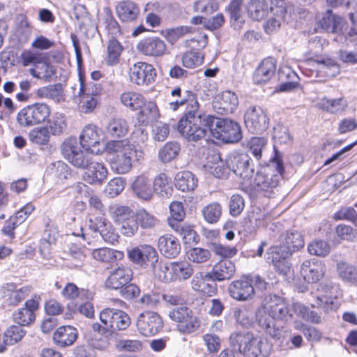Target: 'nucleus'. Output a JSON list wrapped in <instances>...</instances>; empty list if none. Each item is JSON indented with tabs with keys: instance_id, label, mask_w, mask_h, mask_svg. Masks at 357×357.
I'll return each instance as SVG.
<instances>
[{
	"instance_id": "nucleus-1",
	"label": "nucleus",
	"mask_w": 357,
	"mask_h": 357,
	"mask_svg": "<svg viewBox=\"0 0 357 357\" xmlns=\"http://www.w3.org/2000/svg\"><path fill=\"white\" fill-rule=\"evenodd\" d=\"M172 96H178L180 100L171 102L169 109L176 111L179 106L186 105V112L177 125L178 132L187 139H197L202 137L204 130L198 124L206 115L199 111V104L197 96L191 91L186 90L183 94L179 87L171 91Z\"/></svg>"
},
{
	"instance_id": "nucleus-2",
	"label": "nucleus",
	"mask_w": 357,
	"mask_h": 357,
	"mask_svg": "<svg viewBox=\"0 0 357 357\" xmlns=\"http://www.w3.org/2000/svg\"><path fill=\"white\" fill-rule=\"evenodd\" d=\"M291 317L284 300L276 295L265 297L261 306L256 312V319L259 326L274 339L279 340L282 331L276 328L275 319L287 321Z\"/></svg>"
},
{
	"instance_id": "nucleus-3",
	"label": "nucleus",
	"mask_w": 357,
	"mask_h": 357,
	"mask_svg": "<svg viewBox=\"0 0 357 357\" xmlns=\"http://www.w3.org/2000/svg\"><path fill=\"white\" fill-rule=\"evenodd\" d=\"M275 153L270 163L261 167L257 172L253 181H250L255 190L266 197H271L278 191L284 171L282 160L275 149Z\"/></svg>"
},
{
	"instance_id": "nucleus-4",
	"label": "nucleus",
	"mask_w": 357,
	"mask_h": 357,
	"mask_svg": "<svg viewBox=\"0 0 357 357\" xmlns=\"http://www.w3.org/2000/svg\"><path fill=\"white\" fill-rule=\"evenodd\" d=\"M198 126L204 130L203 135L197 139H188L189 141H199L204 137L208 132L213 137L225 143L238 142L242 138L241 126L237 122L229 119H221L206 114Z\"/></svg>"
},
{
	"instance_id": "nucleus-5",
	"label": "nucleus",
	"mask_w": 357,
	"mask_h": 357,
	"mask_svg": "<svg viewBox=\"0 0 357 357\" xmlns=\"http://www.w3.org/2000/svg\"><path fill=\"white\" fill-rule=\"evenodd\" d=\"M89 125H86L79 136L64 139L61 145L63 156L75 167L86 169L89 165Z\"/></svg>"
},
{
	"instance_id": "nucleus-6",
	"label": "nucleus",
	"mask_w": 357,
	"mask_h": 357,
	"mask_svg": "<svg viewBox=\"0 0 357 357\" xmlns=\"http://www.w3.org/2000/svg\"><path fill=\"white\" fill-rule=\"evenodd\" d=\"M108 153L112 154V169L118 174H126L130 171L133 162L140 161L144 152L137 149L126 140L108 142Z\"/></svg>"
},
{
	"instance_id": "nucleus-7",
	"label": "nucleus",
	"mask_w": 357,
	"mask_h": 357,
	"mask_svg": "<svg viewBox=\"0 0 357 357\" xmlns=\"http://www.w3.org/2000/svg\"><path fill=\"white\" fill-rule=\"evenodd\" d=\"M232 349L244 357H268L271 345L266 340L255 337L252 333L234 332L229 337Z\"/></svg>"
},
{
	"instance_id": "nucleus-8",
	"label": "nucleus",
	"mask_w": 357,
	"mask_h": 357,
	"mask_svg": "<svg viewBox=\"0 0 357 357\" xmlns=\"http://www.w3.org/2000/svg\"><path fill=\"white\" fill-rule=\"evenodd\" d=\"M102 326L95 323L92 328L99 335H109L111 331L126 329L130 324L128 315L122 310L105 309L100 314Z\"/></svg>"
},
{
	"instance_id": "nucleus-9",
	"label": "nucleus",
	"mask_w": 357,
	"mask_h": 357,
	"mask_svg": "<svg viewBox=\"0 0 357 357\" xmlns=\"http://www.w3.org/2000/svg\"><path fill=\"white\" fill-rule=\"evenodd\" d=\"M51 114L50 107L36 102L21 109L17 114V122L21 127L29 128L47 121Z\"/></svg>"
},
{
	"instance_id": "nucleus-10",
	"label": "nucleus",
	"mask_w": 357,
	"mask_h": 357,
	"mask_svg": "<svg viewBox=\"0 0 357 357\" xmlns=\"http://www.w3.org/2000/svg\"><path fill=\"white\" fill-rule=\"evenodd\" d=\"M93 206L96 210L97 216L95 220H91V231L94 234L93 237L100 236L105 242L113 243L116 241V235L113 232V228L109 222L103 218L105 207L101 200L96 196H91V208Z\"/></svg>"
},
{
	"instance_id": "nucleus-11",
	"label": "nucleus",
	"mask_w": 357,
	"mask_h": 357,
	"mask_svg": "<svg viewBox=\"0 0 357 357\" xmlns=\"http://www.w3.org/2000/svg\"><path fill=\"white\" fill-rule=\"evenodd\" d=\"M250 162L248 153L237 151L231 152L225 159V164L244 183L250 182L254 175V167Z\"/></svg>"
},
{
	"instance_id": "nucleus-12",
	"label": "nucleus",
	"mask_w": 357,
	"mask_h": 357,
	"mask_svg": "<svg viewBox=\"0 0 357 357\" xmlns=\"http://www.w3.org/2000/svg\"><path fill=\"white\" fill-rule=\"evenodd\" d=\"M169 317L177 323V328L182 333H191L196 331L200 323L192 311L185 306L172 309L169 312Z\"/></svg>"
},
{
	"instance_id": "nucleus-13",
	"label": "nucleus",
	"mask_w": 357,
	"mask_h": 357,
	"mask_svg": "<svg viewBox=\"0 0 357 357\" xmlns=\"http://www.w3.org/2000/svg\"><path fill=\"white\" fill-rule=\"evenodd\" d=\"M61 295L66 299L75 300V311L89 317V292L87 289H79L74 283L68 282L62 289Z\"/></svg>"
},
{
	"instance_id": "nucleus-14",
	"label": "nucleus",
	"mask_w": 357,
	"mask_h": 357,
	"mask_svg": "<svg viewBox=\"0 0 357 357\" xmlns=\"http://www.w3.org/2000/svg\"><path fill=\"white\" fill-rule=\"evenodd\" d=\"M136 326L138 331L144 336L154 335L162 328L161 317L155 312L145 311L139 314Z\"/></svg>"
},
{
	"instance_id": "nucleus-15",
	"label": "nucleus",
	"mask_w": 357,
	"mask_h": 357,
	"mask_svg": "<svg viewBox=\"0 0 357 357\" xmlns=\"http://www.w3.org/2000/svg\"><path fill=\"white\" fill-rule=\"evenodd\" d=\"M267 261H271L275 270L282 275H287L290 266L287 259L292 255L289 250L282 245L271 247L267 251Z\"/></svg>"
},
{
	"instance_id": "nucleus-16",
	"label": "nucleus",
	"mask_w": 357,
	"mask_h": 357,
	"mask_svg": "<svg viewBox=\"0 0 357 357\" xmlns=\"http://www.w3.org/2000/svg\"><path fill=\"white\" fill-rule=\"evenodd\" d=\"M244 121L246 128L252 133H261L268 126V119L261 107H250L245 114Z\"/></svg>"
},
{
	"instance_id": "nucleus-17",
	"label": "nucleus",
	"mask_w": 357,
	"mask_h": 357,
	"mask_svg": "<svg viewBox=\"0 0 357 357\" xmlns=\"http://www.w3.org/2000/svg\"><path fill=\"white\" fill-rule=\"evenodd\" d=\"M128 256L131 261L140 266H150L158 259L156 250L149 245H142L128 250Z\"/></svg>"
},
{
	"instance_id": "nucleus-18",
	"label": "nucleus",
	"mask_w": 357,
	"mask_h": 357,
	"mask_svg": "<svg viewBox=\"0 0 357 357\" xmlns=\"http://www.w3.org/2000/svg\"><path fill=\"white\" fill-rule=\"evenodd\" d=\"M130 79L137 85H148L156 76L155 69L151 64L137 62L130 68Z\"/></svg>"
},
{
	"instance_id": "nucleus-19",
	"label": "nucleus",
	"mask_w": 357,
	"mask_h": 357,
	"mask_svg": "<svg viewBox=\"0 0 357 357\" xmlns=\"http://www.w3.org/2000/svg\"><path fill=\"white\" fill-rule=\"evenodd\" d=\"M132 278V269L121 264L110 272L105 281V286L108 289H120L128 284Z\"/></svg>"
},
{
	"instance_id": "nucleus-20",
	"label": "nucleus",
	"mask_w": 357,
	"mask_h": 357,
	"mask_svg": "<svg viewBox=\"0 0 357 357\" xmlns=\"http://www.w3.org/2000/svg\"><path fill=\"white\" fill-rule=\"evenodd\" d=\"M231 298L239 301L252 299L255 290L249 277L233 281L228 287Z\"/></svg>"
},
{
	"instance_id": "nucleus-21",
	"label": "nucleus",
	"mask_w": 357,
	"mask_h": 357,
	"mask_svg": "<svg viewBox=\"0 0 357 357\" xmlns=\"http://www.w3.org/2000/svg\"><path fill=\"white\" fill-rule=\"evenodd\" d=\"M238 104L235 93L225 91L218 94L213 100V110L220 114L233 113Z\"/></svg>"
},
{
	"instance_id": "nucleus-22",
	"label": "nucleus",
	"mask_w": 357,
	"mask_h": 357,
	"mask_svg": "<svg viewBox=\"0 0 357 357\" xmlns=\"http://www.w3.org/2000/svg\"><path fill=\"white\" fill-rule=\"evenodd\" d=\"M137 49L146 56L158 57L165 54L166 45L164 40L158 37H148L138 43Z\"/></svg>"
},
{
	"instance_id": "nucleus-23",
	"label": "nucleus",
	"mask_w": 357,
	"mask_h": 357,
	"mask_svg": "<svg viewBox=\"0 0 357 357\" xmlns=\"http://www.w3.org/2000/svg\"><path fill=\"white\" fill-rule=\"evenodd\" d=\"M321 27L328 33L340 34L346 29L344 19L328 9L319 20Z\"/></svg>"
},
{
	"instance_id": "nucleus-24",
	"label": "nucleus",
	"mask_w": 357,
	"mask_h": 357,
	"mask_svg": "<svg viewBox=\"0 0 357 357\" xmlns=\"http://www.w3.org/2000/svg\"><path fill=\"white\" fill-rule=\"evenodd\" d=\"M214 281L209 273L199 272L194 275L191 281V286L195 291L200 292L204 296H212L217 291V287L213 282Z\"/></svg>"
},
{
	"instance_id": "nucleus-25",
	"label": "nucleus",
	"mask_w": 357,
	"mask_h": 357,
	"mask_svg": "<svg viewBox=\"0 0 357 357\" xmlns=\"http://www.w3.org/2000/svg\"><path fill=\"white\" fill-rule=\"evenodd\" d=\"M38 308V303L34 299H29L25 302L24 307L16 310L13 314L15 323L22 326L31 325L36 319L35 311Z\"/></svg>"
},
{
	"instance_id": "nucleus-26",
	"label": "nucleus",
	"mask_w": 357,
	"mask_h": 357,
	"mask_svg": "<svg viewBox=\"0 0 357 357\" xmlns=\"http://www.w3.org/2000/svg\"><path fill=\"white\" fill-rule=\"evenodd\" d=\"M276 60L273 57L264 59L253 73V82L256 84L267 83L275 75Z\"/></svg>"
},
{
	"instance_id": "nucleus-27",
	"label": "nucleus",
	"mask_w": 357,
	"mask_h": 357,
	"mask_svg": "<svg viewBox=\"0 0 357 357\" xmlns=\"http://www.w3.org/2000/svg\"><path fill=\"white\" fill-rule=\"evenodd\" d=\"M31 291L30 286L18 289L15 283H7L3 287L4 301L8 305H17L29 294Z\"/></svg>"
},
{
	"instance_id": "nucleus-28",
	"label": "nucleus",
	"mask_w": 357,
	"mask_h": 357,
	"mask_svg": "<svg viewBox=\"0 0 357 357\" xmlns=\"http://www.w3.org/2000/svg\"><path fill=\"white\" fill-rule=\"evenodd\" d=\"M301 275L308 283L319 281L324 274V265L320 261L305 260L301 266Z\"/></svg>"
},
{
	"instance_id": "nucleus-29",
	"label": "nucleus",
	"mask_w": 357,
	"mask_h": 357,
	"mask_svg": "<svg viewBox=\"0 0 357 357\" xmlns=\"http://www.w3.org/2000/svg\"><path fill=\"white\" fill-rule=\"evenodd\" d=\"M158 248L161 254L167 258H176L181 252L178 239L172 234H165L158 239Z\"/></svg>"
},
{
	"instance_id": "nucleus-30",
	"label": "nucleus",
	"mask_w": 357,
	"mask_h": 357,
	"mask_svg": "<svg viewBox=\"0 0 357 357\" xmlns=\"http://www.w3.org/2000/svg\"><path fill=\"white\" fill-rule=\"evenodd\" d=\"M134 194L143 200H149L153 197V188L151 180L145 174L136 176L131 185Z\"/></svg>"
},
{
	"instance_id": "nucleus-31",
	"label": "nucleus",
	"mask_w": 357,
	"mask_h": 357,
	"mask_svg": "<svg viewBox=\"0 0 357 357\" xmlns=\"http://www.w3.org/2000/svg\"><path fill=\"white\" fill-rule=\"evenodd\" d=\"M236 273V266L231 260H220L216 263L209 274L213 280L223 281L230 280Z\"/></svg>"
},
{
	"instance_id": "nucleus-32",
	"label": "nucleus",
	"mask_w": 357,
	"mask_h": 357,
	"mask_svg": "<svg viewBox=\"0 0 357 357\" xmlns=\"http://www.w3.org/2000/svg\"><path fill=\"white\" fill-rule=\"evenodd\" d=\"M79 88L77 94L73 98V101L77 105L79 113L88 114L89 112V93L86 92L84 75L81 68H78Z\"/></svg>"
},
{
	"instance_id": "nucleus-33",
	"label": "nucleus",
	"mask_w": 357,
	"mask_h": 357,
	"mask_svg": "<svg viewBox=\"0 0 357 357\" xmlns=\"http://www.w3.org/2000/svg\"><path fill=\"white\" fill-rule=\"evenodd\" d=\"M77 338V330L71 326L59 327L53 335L54 343L60 347H66L72 345Z\"/></svg>"
},
{
	"instance_id": "nucleus-34",
	"label": "nucleus",
	"mask_w": 357,
	"mask_h": 357,
	"mask_svg": "<svg viewBox=\"0 0 357 357\" xmlns=\"http://www.w3.org/2000/svg\"><path fill=\"white\" fill-rule=\"evenodd\" d=\"M116 12L121 21L127 22L137 19L139 14V9L133 1H123L116 5Z\"/></svg>"
},
{
	"instance_id": "nucleus-35",
	"label": "nucleus",
	"mask_w": 357,
	"mask_h": 357,
	"mask_svg": "<svg viewBox=\"0 0 357 357\" xmlns=\"http://www.w3.org/2000/svg\"><path fill=\"white\" fill-rule=\"evenodd\" d=\"M174 185L183 192L192 191L197 185V178L191 172L182 171L176 174Z\"/></svg>"
},
{
	"instance_id": "nucleus-36",
	"label": "nucleus",
	"mask_w": 357,
	"mask_h": 357,
	"mask_svg": "<svg viewBox=\"0 0 357 357\" xmlns=\"http://www.w3.org/2000/svg\"><path fill=\"white\" fill-rule=\"evenodd\" d=\"M246 8L250 18L256 21H260L267 17L271 10L266 0H250Z\"/></svg>"
},
{
	"instance_id": "nucleus-37",
	"label": "nucleus",
	"mask_w": 357,
	"mask_h": 357,
	"mask_svg": "<svg viewBox=\"0 0 357 357\" xmlns=\"http://www.w3.org/2000/svg\"><path fill=\"white\" fill-rule=\"evenodd\" d=\"M173 221L175 223H170V227L181 236L184 243L191 244L199 241V235L191 225L183 222Z\"/></svg>"
},
{
	"instance_id": "nucleus-38",
	"label": "nucleus",
	"mask_w": 357,
	"mask_h": 357,
	"mask_svg": "<svg viewBox=\"0 0 357 357\" xmlns=\"http://www.w3.org/2000/svg\"><path fill=\"white\" fill-rule=\"evenodd\" d=\"M109 212L112 220L117 226L136 214L130 207L117 204L110 206Z\"/></svg>"
},
{
	"instance_id": "nucleus-39",
	"label": "nucleus",
	"mask_w": 357,
	"mask_h": 357,
	"mask_svg": "<svg viewBox=\"0 0 357 357\" xmlns=\"http://www.w3.org/2000/svg\"><path fill=\"white\" fill-rule=\"evenodd\" d=\"M92 255L96 260L105 264L113 263L123 257L122 252L107 248L94 249Z\"/></svg>"
},
{
	"instance_id": "nucleus-40",
	"label": "nucleus",
	"mask_w": 357,
	"mask_h": 357,
	"mask_svg": "<svg viewBox=\"0 0 357 357\" xmlns=\"http://www.w3.org/2000/svg\"><path fill=\"white\" fill-rule=\"evenodd\" d=\"M243 0H233L227 8L233 26L241 27L245 22L242 6Z\"/></svg>"
},
{
	"instance_id": "nucleus-41",
	"label": "nucleus",
	"mask_w": 357,
	"mask_h": 357,
	"mask_svg": "<svg viewBox=\"0 0 357 357\" xmlns=\"http://www.w3.org/2000/svg\"><path fill=\"white\" fill-rule=\"evenodd\" d=\"M152 188L153 191L154 190L160 196H168L171 195L173 191L172 179L166 174L160 173L155 176Z\"/></svg>"
},
{
	"instance_id": "nucleus-42",
	"label": "nucleus",
	"mask_w": 357,
	"mask_h": 357,
	"mask_svg": "<svg viewBox=\"0 0 357 357\" xmlns=\"http://www.w3.org/2000/svg\"><path fill=\"white\" fill-rule=\"evenodd\" d=\"M319 106L328 112L337 114L345 110L347 107V102L343 98L337 99L324 98L319 102Z\"/></svg>"
},
{
	"instance_id": "nucleus-43",
	"label": "nucleus",
	"mask_w": 357,
	"mask_h": 357,
	"mask_svg": "<svg viewBox=\"0 0 357 357\" xmlns=\"http://www.w3.org/2000/svg\"><path fill=\"white\" fill-rule=\"evenodd\" d=\"M63 86L61 83L50 84L39 88L37 90V96L43 98L52 99L57 102L62 98Z\"/></svg>"
},
{
	"instance_id": "nucleus-44",
	"label": "nucleus",
	"mask_w": 357,
	"mask_h": 357,
	"mask_svg": "<svg viewBox=\"0 0 357 357\" xmlns=\"http://www.w3.org/2000/svg\"><path fill=\"white\" fill-rule=\"evenodd\" d=\"M129 126L128 122L122 118H114L107 126V132L113 137H121L128 132Z\"/></svg>"
},
{
	"instance_id": "nucleus-45",
	"label": "nucleus",
	"mask_w": 357,
	"mask_h": 357,
	"mask_svg": "<svg viewBox=\"0 0 357 357\" xmlns=\"http://www.w3.org/2000/svg\"><path fill=\"white\" fill-rule=\"evenodd\" d=\"M139 109V119L142 123L153 121L159 117L158 108L153 101H144V104Z\"/></svg>"
},
{
	"instance_id": "nucleus-46",
	"label": "nucleus",
	"mask_w": 357,
	"mask_h": 357,
	"mask_svg": "<svg viewBox=\"0 0 357 357\" xmlns=\"http://www.w3.org/2000/svg\"><path fill=\"white\" fill-rule=\"evenodd\" d=\"M26 331L20 325H11L7 328L3 334V342L6 345H13L20 342Z\"/></svg>"
},
{
	"instance_id": "nucleus-47",
	"label": "nucleus",
	"mask_w": 357,
	"mask_h": 357,
	"mask_svg": "<svg viewBox=\"0 0 357 357\" xmlns=\"http://www.w3.org/2000/svg\"><path fill=\"white\" fill-rule=\"evenodd\" d=\"M48 131L53 135H61L66 129L67 123L66 121V116L63 114L56 113L52 119H48Z\"/></svg>"
},
{
	"instance_id": "nucleus-48",
	"label": "nucleus",
	"mask_w": 357,
	"mask_h": 357,
	"mask_svg": "<svg viewBox=\"0 0 357 357\" xmlns=\"http://www.w3.org/2000/svg\"><path fill=\"white\" fill-rule=\"evenodd\" d=\"M202 214L208 223H216L221 217L222 206L216 202L209 203L202 208Z\"/></svg>"
},
{
	"instance_id": "nucleus-49",
	"label": "nucleus",
	"mask_w": 357,
	"mask_h": 357,
	"mask_svg": "<svg viewBox=\"0 0 357 357\" xmlns=\"http://www.w3.org/2000/svg\"><path fill=\"white\" fill-rule=\"evenodd\" d=\"M181 150L180 145L178 142H167L158 153L159 159L162 162H169L174 160L179 153Z\"/></svg>"
},
{
	"instance_id": "nucleus-50",
	"label": "nucleus",
	"mask_w": 357,
	"mask_h": 357,
	"mask_svg": "<svg viewBox=\"0 0 357 357\" xmlns=\"http://www.w3.org/2000/svg\"><path fill=\"white\" fill-rule=\"evenodd\" d=\"M107 169L102 162L95 161L91 157V184L101 183L107 176Z\"/></svg>"
},
{
	"instance_id": "nucleus-51",
	"label": "nucleus",
	"mask_w": 357,
	"mask_h": 357,
	"mask_svg": "<svg viewBox=\"0 0 357 357\" xmlns=\"http://www.w3.org/2000/svg\"><path fill=\"white\" fill-rule=\"evenodd\" d=\"M138 226L144 229H153L159 225V220L145 209H140L136 212Z\"/></svg>"
},
{
	"instance_id": "nucleus-52",
	"label": "nucleus",
	"mask_w": 357,
	"mask_h": 357,
	"mask_svg": "<svg viewBox=\"0 0 357 357\" xmlns=\"http://www.w3.org/2000/svg\"><path fill=\"white\" fill-rule=\"evenodd\" d=\"M122 51L123 47L116 39H109L107 47L106 61L107 64L110 66L116 64L119 61Z\"/></svg>"
},
{
	"instance_id": "nucleus-53",
	"label": "nucleus",
	"mask_w": 357,
	"mask_h": 357,
	"mask_svg": "<svg viewBox=\"0 0 357 357\" xmlns=\"http://www.w3.org/2000/svg\"><path fill=\"white\" fill-rule=\"evenodd\" d=\"M305 245L303 236L298 231H288L286 234L283 247H286L289 250L290 252H293L302 248Z\"/></svg>"
},
{
	"instance_id": "nucleus-54",
	"label": "nucleus",
	"mask_w": 357,
	"mask_h": 357,
	"mask_svg": "<svg viewBox=\"0 0 357 357\" xmlns=\"http://www.w3.org/2000/svg\"><path fill=\"white\" fill-rule=\"evenodd\" d=\"M170 268L175 278L180 280H187L193 273L192 267L185 261L172 262L170 263Z\"/></svg>"
},
{
	"instance_id": "nucleus-55",
	"label": "nucleus",
	"mask_w": 357,
	"mask_h": 357,
	"mask_svg": "<svg viewBox=\"0 0 357 357\" xmlns=\"http://www.w3.org/2000/svg\"><path fill=\"white\" fill-rule=\"evenodd\" d=\"M100 133L101 130L97 126L91 125V143H93L91 146V154L100 155L105 150L108 152V143L99 140Z\"/></svg>"
},
{
	"instance_id": "nucleus-56",
	"label": "nucleus",
	"mask_w": 357,
	"mask_h": 357,
	"mask_svg": "<svg viewBox=\"0 0 357 357\" xmlns=\"http://www.w3.org/2000/svg\"><path fill=\"white\" fill-rule=\"evenodd\" d=\"M337 271L340 277L357 285V271L353 265L341 261L337 265Z\"/></svg>"
},
{
	"instance_id": "nucleus-57",
	"label": "nucleus",
	"mask_w": 357,
	"mask_h": 357,
	"mask_svg": "<svg viewBox=\"0 0 357 357\" xmlns=\"http://www.w3.org/2000/svg\"><path fill=\"white\" fill-rule=\"evenodd\" d=\"M187 257L191 262L200 264L207 262L211 257V253L208 249L193 248L187 252Z\"/></svg>"
},
{
	"instance_id": "nucleus-58",
	"label": "nucleus",
	"mask_w": 357,
	"mask_h": 357,
	"mask_svg": "<svg viewBox=\"0 0 357 357\" xmlns=\"http://www.w3.org/2000/svg\"><path fill=\"white\" fill-rule=\"evenodd\" d=\"M121 102L132 110L139 109L144 104L143 96L135 92H125L121 96Z\"/></svg>"
},
{
	"instance_id": "nucleus-59",
	"label": "nucleus",
	"mask_w": 357,
	"mask_h": 357,
	"mask_svg": "<svg viewBox=\"0 0 357 357\" xmlns=\"http://www.w3.org/2000/svg\"><path fill=\"white\" fill-rule=\"evenodd\" d=\"M195 29L190 26H180L174 29H166L165 36L171 43H176L178 39L194 33Z\"/></svg>"
},
{
	"instance_id": "nucleus-60",
	"label": "nucleus",
	"mask_w": 357,
	"mask_h": 357,
	"mask_svg": "<svg viewBox=\"0 0 357 357\" xmlns=\"http://www.w3.org/2000/svg\"><path fill=\"white\" fill-rule=\"evenodd\" d=\"M150 266L152 268L154 276L159 280L167 282L174 279V277L168 273L169 271L171 270L170 264H162L157 259L156 262L152 263Z\"/></svg>"
},
{
	"instance_id": "nucleus-61",
	"label": "nucleus",
	"mask_w": 357,
	"mask_h": 357,
	"mask_svg": "<svg viewBox=\"0 0 357 357\" xmlns=\"http://www.w3.org/2000/svg\"><path fill=\"white\" fill-rule=\"evenodd\" d=\"M267 141L264 137H252L248 142V151L258 160L266 149Z\"/></svg>"
},
{
	"instance_id": "nucleus-62",
	"label": "nucleus",
	"mask_w": 357,
	"mask_h": 357,
	"mask_svg": "<svg viewBox=\"0 0 357 357\" xmlns=\"http://www.w3.org/2000/svg\"><path fill=\"white\" fill-rule=\"evenodd\" d=\"M234 317L236 322L243 326L250 327L252 324V312L246 307L234 309Z\"/></svg>"
},
{
	"instance_id": "nucleus-63",
	"label": "nucleus",
	"mask_w": 357,
	"mask_h": 357,
	"mask_svg": "<svg viewBox=\"0 0 357 357\" xmlns=\"http://www.w3.org/2000/svg\"><path fill=\"white\" fill-rule=\"evenodd\" d=\"M204 56L197 52L190 51L184 53L181 61L184 67L194 68L203 63Z\"/></svg>"
},
{
	"instance_id": "nucleus-64",
	"label": "nucleus",
	"mask_w": 357,
	"mask_h": 357,
	"mask_svg": "<svg viewBox=\"0 0 357 357\" xmlns=\"http://www.w3.org/2000/svg\"><path fill=\"white\" fill-rule=\"evenodd\" d=\"M30 141L38 144H47L50 141V132L46 127L36 128L29 132Z\"/></svg>"
}]
</instances>
